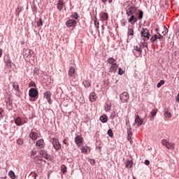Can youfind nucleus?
<instances>
[{
    "instance_id": "obj_1",
    "label": "nucleus",
    "mask_w": 179,
    "mask_h": 179,
    "mask_svg": "<svg viewBox=\"0 0 179 179\" xmlns=\"http://www.w3.org/2000/svg\"><path fill=\"white\" fill-rule=\"evenodd\" d=\"M157 31L159 34L157 38L161 41V44H164V38H163V36L167 34V28H166V26H164L161 29L159 28Z\"/></svg>"
},
{
    "instance_id": "obj_2",
    "label": "nucleus",
    "mask_w": 179,
    "mask_h": 179,
    "mask_svg": "<svg viewBox=\"0 0 179 179\" xmlns=\"http://www.w3.org/2000/svg\"><path fill=\"white\" fill-rule=\"evenodd\" d=\"M162 143L163 146H166L170 150H174L175 145L173 143H170V142L167 141V140L163 139L162 141Z\"/></svg>"
},
{
    "instance_id": "obj_3",
    "label": "nucleus",
    "mask_w": 179,
    "mask_h": 179,
    "mask_svg": "<svg viewBox=\"0 0 179 179\" xmlns=\"http://www.w3.org/2000/svg\"><path fill=\"white\" fill-rule=\"evenodd\" d=\"M52 143L53 147L55 149V150H60L61 143H59V140H58L57 138H52Z\"/></svg>"
},
{
    "instance_id": "obj_4",
    "label": "nucleus",
    "mask_w": 179,
    "mask_h": 179,
    "mask_svg": "<svg viewBox=\"0 0 179 179\" xmlns=\"http://www.w3.org/2000/svg\"><path fill=\"white\" fill-rule=\"evenodd\" d=\"M29 97L32 99H36L38 96V91L36 88H31L29 92Z\"/></svg>"
},
{
    "instance_id": "obj_5",
    "label": "nucleus",
    "mask_w": 179,
    "mask_h": 179,
    "mask_svg": "<svg viewBox=\"0 0 179 179\" xmlns=\"http://www.w3.org/2000/svg\"><path fill=\"white\" fill-rule=\"evenodd\" d=\"M120 100L122 103H128V100H129V94L127 92H123L120 94Z\"/></svg>"
},
{
    "instance_id": "obj_6",
    "label": "nucleus",
    "mask_w": 179,
    "mask_h": 179,
    "mask_svg": "<svg viewBox=\"0 0 179 179\" xmlns=\"http://www.w3.org/2000/svg\"><path fill=\"white\" fill-rule=\"evenodd\" d=\"M76 70L75 69V66H71L69 69V71H68V76L69 78H75V76H76Z\"/></svg>"
},
{
    "instance_id": "obj_7",
    "label": "nucleus",
    "mask_w": 179,
    "mask_h": 179,
    "mask_svg": "<svg viewBox=\"0 0 179 179\" xmlns=\"http://www.w3.org/2000/svg\"><path fill=\"white\" fill-rule=\"evenodd\" d=\"M135 12H136V8L134 6H130L127 10V16H132Z\"/></svg>"
},
{
    "instance_id": "obj_8",
    "label": "nucleus",
    "mask_w": 179,
    "mask_h": 179,
    "mask_svg": "<svg viewBox=\"0 0 179 179\" xmlns=\"http://www.w3.org/2000/svg\"><path fill=\"white\" fill-rule=\"evenodd\" d=\"M66 26L68 27H76V20H69L66 22Z\"/></svg>"
},
{
    "instance_id": "obj_9",
    "label": "nucleus",
    "mask_w": 179,
    "mask_h": 179,
    "mask_svg": "<svg viewBox=\"0 0 179 179\" xmlns=\"http://www.w3.org/2000/svg\"><path fill=\"white\" fill-rule=\"evenodd\" d=\"M127 140L130 143H134V141H132V131L131 127H127Z\"/></svg>"
},
{
    "instance_id": "obj_10",
    "label": "nucleus",
    "mask_w": 179,
    "mask_h": 179,
    "mask_svg": "<svg viewBox=\"0 0 179 179\" xmlns=\"http://www.w3.org/2000/svg\"><path fill=\"white\" fill-rule=\"evenodd\" d=\"M99 17L102 22L108 20V13H104V12L100 13Z\"/></svg>"
},
{
    "instance_id": "obj_11",
    "label": "nucleus",
    "mask_w": 179,
    "mask_h": 179,
    "mask_svg": "<svg viewBox=\"0 0 179 179\" xmlns=\"http://www.w3.org/2000/svg\"><path fill=\"white\" fill-rule=\"evenodd\" d=\"M36 146L38 148V149H43L44 146H45V144L44 143V140L39 139L36 143Z\"/></svg>"
},
{
    "instance_id": "obj_12",
    "label": "nucleus",
    "mask_w": 179,
    "mask_h": 179,
    "mask_svg": "<svg viewBox=\"0 0 179 179\" xmlns=\"http://www.w3.org/2000/svg\"><path fill=\"white\" fill-rule=\"evenodd\" d=\"M31 54H33V52L31 50L24 49L23 55L24 58H30V57H31Z\"/></svg>"
},
{
    "instance_id": "obj_13",
    "label": "nucleus",
    "mask_w": 179,
    "mask_h": 179,
    "mask_svg": "<svg viewBox=\"0 0 179 179\" xmlns=\"http://www.w3.org/2000/svg\"><path fill=\"white\" fill-rule=\"evenodd\" d=\"M39 154L46 160H51V156L48 155V154L44 150H41Z\"/></svg>"
},
{
    "instance_id": "obj_14",
    "label": "nucleus",
    "mask_w": 179,
    "mask_h": 179,
    "mask_svg": "<svg viewBox=\"0 0 179 179\" xmlns=\"http://www.w3.org/2000/svg\"><path fill=\"white\" fill-rule=\"evenodd\" d=\"M29 138L32 141H37V138H38V133L34 132L33 130H31V131L29 133Z\"/></svg>"
},
{
    "instance_id": "obj_15",
    "label": "nucleus",
    "mask_w": 179,
    "mask_h": 179,
    "mask_svg": "<svg viewBox=\"0 0 179 179\" xmlns=\"http://www.w3.org/2000/svg\"><path fill=\"white\" fill-rule=\"evenodd\" d=\"M13 87L16 91V95L20 96V88L19 87V85L15 82L13 83Z\"/></svg>"
},
{
    "instance_id": "obj_16",
    "label": "nucleus",
    "mask_w": 179,
    "mask_h": 179,
    "mask_svg": "<svg viewBox=\"0 0 179 179\" xmlns=\"http://www.w3.org/2000/svg\"><path fill=\"white\" fill-rule=\"evenodd\" d=\"M135 122H136L137 127H141V125H142V124H143V120L141 119V117H139L138 115H136Z\"/></svg>"
},
{
    "instance_id": "obj_17",
    "label": "nucleus",
    "mask_w": 179,
    "mask_h": 179,
    "mask_svg": "<svg viewBox=\"0 0 179 179\" xmlns=\"http://www.w3.org/2000/svg\"><path fill=\"white\" fill-rule=\"evenodd\" d=\"M89 99L92 103H94V101L97 100V95L96 94V93L92 92L90 94Z\"/></svg>"
},
{
    "instance_id": "obj_18",
    "label": "nucleus",
    "mask_w": 179,
    "mask_h": 179,
    "mask_svg": "<svg viewBox=\"0 0 179 179\" xmlns=\"http://www.w3.org/2000/svg\"><path fill=\"white\" fill-rule=\"evenodd\" d=\"M141 35L143 36V37H144L145 38H148V40H149V30H148L147 29H143L141 31Z\"/></svg>"
},
{
    "instance_id": "obj_19",
    "label": "nucleus",
    "mask_w": 179,
    "mask_h": 179,
    "mask_svg": "<svg viewBox=\"0 0 179 179\" xmlns=\"http://www.w3.org/2000/svg\"><path fill=\"white\" fill-rule=\"evenodd\" d=\"M52 94H51V92H47L45 93V96L46 100H48V103L49 104H52V101H51V96Z\"/></svg>"
},
{
    "instance_id": "obj_20",
    "label": "nucleus",
    "mask_w": 179,
    "mask_h": 179,
    "mask_svg": "<svg viewBox=\"0 0 179 179\" xmlns=\"http://www.w3.org/2000/svg\"><path fill=\"white\" fill-rule=\"evenodd\" d=\"M57 8L59 12L62 11V9H64V1L59 0L57 3Z\"/></svg>"
},
{
    "instance_id": "obj_21",
    "label": "nucleus",
    "mask_w": 179,
    "mask_h": 179,
    "mask_svg": "<svg viewBox=\"0 0 179 179\" xmlns=\"http://www.w3.org/2000/svg\"><path fill=\"white\" fill-rule=\"evenodd\" d=\"M130 18L129 19V23H131V24H135V23H136L138 22V18H136L135 17V15H134V14H132L131 15H130Z\"/></svg>"
},
{
    "instance_id": "obj_22",
    "label": "nucleus",
    "mask_w": 179,
    "mask_h": 179,
    "mask_svg": "<svg viewBox=\"0 0 179 179\" xmlns=\"http://www.w3.org/2000/svg\"><path fill=\"white\" fill-rule=\"evenodd\" d=\"M118 69V64H113V66H110L109 69V72L110 73H115L117 72V69Z\"/></svg>"
},
{
    "instance_id": "obj_23",
    "label": "nucleus",
    "mask_w": 179,
    "mask_h": 179,
    "mask_svg": "<svg viewBox=\"0 0 179 179\" xmlns=\"http://www.w3.org/2000/svg\"><path fill=\"white\" fill-rule=\"evenodd\" d=\"M75 142L77 145H82V143L83 142V138L80 136H77L75 138Z\"/></svg>"
},
{
    "instance_id": "obj_24",
    "label": "nucleus",
    "mask_w": 179,
    "mask_h": 179,
    "mask_svg": "<svg viewBox=\"0 0 179 179\" xmlns=\"http://www.w3.org/2000/svg\"><path fill=\"white\" fill-rule=\"evenodd\" d=\"M15 123L16 124V125H18V127H20V125H23L24 124L20 117H17L15 119Z\"/></svg>"
},
{
    "instance_id": "obj_25",
    "label": "nucleus",
    "mask_w": 179,
    "mask_h": 179,
    "mask_svg": "<svg viewBox=\"0 0 179 179\" xmlns=\"http://www.w3.org/2000/svg\"><path fill=\"white\" fill-rule=\"evenodd\" d=\"M107 62L108 64H110V66L117 64L116 61L113 57L108 59Z\"/></svg>"
},
{
    "instance_id": "obj_26",
    "label": "nucleus",
    "mask_w": 179,
    "mask_h": 179,
    "mask_svg": "<svg viewBox=\"0 0 179 179\" xmlns=\"http://www.w3.org/2000/svg\"><path fill=\"white\" fill-rule=\"evenodd\" d=\"M100 121L103 122V124L107 122L108 121V119L107 118V116L106 115H103L99 118Z\"/></svg>"
},
{
    "instance_id": "obj_27",
    "label": "nucleus",
    "mask_w": 179,
    "mask_h": 179,
    "mask_svg": "<svg viewBox=\"0 0 179 179\" xmlns=\"http://www.w3.org/2000/svg\"><path fill=\"white\" fill-rule=\"evenodd\" d=\"M156 114H157V110L153 109L150 114V117L151 120L152 118H155V117L156 116Z\"/></svg>"
},
{
    "instance_id": "obj_28",
    "label": "nucleus",
    "mask_w": 179,
    "mask_h": 179,
    "mask_svg": "<svg viewBox=\"0 0 179 179\" xmlns=\"http://www.w3.org/2000/svg\"><path fill=\"white\" fill-rule=\"evenodd\" d=\"M138 15L137 17V20H141L143 18V11L141 10H138Z\"/></svg>"
},
{
    "instance_id": "obj_29",
    "label": "nucleus",
    "mask_w": 179,
    "mask_h": 179,
    "mask_svg": "<svg viewBox=\"0 0 179 179\" xmlns=\"http://www.w3.org/2000/svg\"><path fill=\"white\" fill-rule=\"evenodd\" d=\"M8 176L10 178H12V179L16 178V176L15 175V172H13V171H10L8 172Z\"/></svg>"
},
{
    "instance_id": "obj_30",
    "label": "nucleus",
    "mask_w": 179,
    "mask_h": 179,
    "mask_svg": "<svg viewBox=\"0 0 179 179\" xmlns=\"http://www.w3.org/2000/svg\"><path fill=\"white\" fill-rule=\"evenodd\" d=\"M37 176L38 175H37V173H36V172H33L29 175V179H36Z\"/></svg>"
},
{
    "instance_id": "obj_31",
    "label": "nucleus",
    "mask_w": 179,
    "mask_h": 179,
    "mask_svg": "<svg viewBox=\"0 0 179 179\" xmlns=\"http://www.w3.org/2000/svg\"><path fill=\"white\" fill-rule=\"evenodd\" d=\"M71 17L72 19H76V20H78L79 19V14L78 13L75 12L73 15H71Z\"/></svg>"
},
{
    "instance_id": "obj_32",
    "label": "nucleus",
    "mask_w": 179,
    "mask_h": 179,
    "mask_svg": "<svg viewBox=\"0 0 179 179\" xmlns=\"http://www.w3.org/2000/svg\"><path fill=\"white\" fill-rule=\"evenodd\" d=\"M105 110L106 111H110L111 110V103H107L105 106Z\"/></svg>"
},
{
    "instance_id": "obj_33",
    "label": "nucleus",
    "mask_w": 179,
    "mask_h": 179,
    "mask_svg": "<svg viewBox=\"0 0 179 179\" xmlns=\"http://www.w3.org/2000/svg\"><path fill=\"white\" fill-rule=\"evenodd\" d=\"M126 167L127 169H131L132 167V161H127Z\"/></svg>"
},
{
    "instance_id": "obj_34",
    "label": "nucleus",
    "mask_w": 179,
    "mask_h": 179,
    "mask_svg": "<svg viewBox=\"0 0 179 179\" xmlns=\"http://www.w3.org/2000/svg\"><path fill=\"white\" fill-rule=\"evenodd\" d=\"M61 171L63 173V174H65V173H66V171H67L66 166L62 165L61 166Z\"/></svg>"
},
{
    "instance_id": "obj_35",
    "label": "nucleus",
    "mask_w": 179,
    "mask_h": 179,
    "mask_svg": "<svg viewBox=\"0 0 179 179\" xmlns=\"http://www.w3.org/2000/svg\"><path fill=\"white\" fill-rule=\"evenodd\" d=\"M164 117L166 118H171V113H170L169 110H166L165 113H164Z\"/></svg>"
},
{
    "instance_id": "obj_36",
    "label": "nucleus",
    "mask_w": 179,
    "mask_h": 179,
    "mask_svg": "<svg viewBox=\"0 0 179 179\" xmlns=\"http://www.w3.org/2000/svg\"><path fill=\"white\" fill-rule=\"evenodd\" d=\"M5 117V110L2 108H0V118Z\"/></svg>"
},
{
    "instance_id": "obj_37",
    "label": "nucleus",
    "mask_w": 179,
    "mask_h": 179,
    "mask_svg": "<svg viewBox=\"0 0 179 179\" xmlns=\"http://www.w3.org/2000/svg\"><path fill=\"white\" fill-rule=\"evenodd\" d=\"M134 50L137 51V52H139V54H141V52H142V50H141V45H139V46H138V45L134 46Z\"/></svg>"
},
{
    "instance_id": "obj_38",
    "label": "nucleus",
    "mask_w": 179,
    "mask_h": 179,
    "mask_svg": "<svg viewBox=\"0 0 179 179\" xmlns=\"http://www.w3.org/2000/svg\"><path fill=\"white\" fill-rule=\"evenodd\" d=\"M108 135L110 137L113 138L114 136V133H113V130L111 129L108 130Z\"/></svg>"
},
{
    "instance_id": "obj_39",
    "label": "nucleus",
    "mask_w": 179,
    "mask_h": 179,
    "mask_svg": "<svg viewBox=\"0 0 179 179\" xmlns=\"http://www.w3.org/2000/svg\"><path fill=\"white\" fill-rule=\"evenodd\" d=\"M164 83H166V81H164V80L159 81V83H157V87H162V86H163Z\"/></svg>"
},
{
    "instance_id": "obj_40",
    "label": "nucleus",
    "mask_w": 179,
    "mask_h": 179,
    "mask_svg": "<svg viewBox=\"0 0 179 179\" xmlns=\"http://www.w3.org/2000/svg\"><path fill=\"white\" fill-rule=\"evenodd\" d=\"M17 145H23L24 143V141H23V138H18L17 140Z\"/></svg>"
},
{
    "instance_id": "obj_41",
    "label": "nucleus",
    "mask_w": 179,
    "mask_h": 179,
    "mask_svg": "<svg viewBox=\"0 0 179 179\" xmlns=\"http://www.w3.org/2000/svg\"><path fill=\"white\" fill-rule=\"evenodd\" d=\"M127 34H128V36H134V29H129Z\"/></svg>"
},
{
    "instance_id": "obj_42",
    "label": "nucleus",
    "mask_w": 179,
    "mask_h": 179,
    "mask_svg": "<svg viewBox=\"0 0 179 179\" xmlns=\"http://www.w3.org/2000/svg\"><path fill=\"white\" fill-rule=\"evenodd\" d=\"M81 152H82V153H84V154L87 153V148H86V147H83V148H81Z\"/></svg>"
},
{
    "instance_id": "obj_43",
    "label": "nucleus",
    "mask_w": 179,
    "mask_h": 179,
    "mask_svg": "<svg viewBox=\"0 0 179 179\" xmlns=\"http://www.w3.org/2000/svg\"><path fill=\"white\" fill-rule=\"evenodd\" d=\"M97 17H95V20H94V26L96 27V29H99V22H97Z\"/></svg>"
},
{
    "instance_id": "obj_44",
    "label": "nucleus",
    "mask_w": 179,
    "mask_h": 179,
    "mask_svg": "<svg viewBox=\"0 0 179 179\" xmlns=\"http://www.w3.org/2000/svg\"><path fill=\"white\" fill-rule=\"evenodd\" d=\"M118 75L122 76L124 75V71L121 68L118 69Z\"/></svg>"
},
{
    "instance_id": "obj_45",
    "label": "nucleus",
    "mask_w": 179,
    "mask_h": 179,
    "mask_svg": "<svg viewBox=\"0 0 179 179\" xmlns=\"http://www.w3.org/2000/svg\"><path fill=\"white\" fill-rule=\"evenodd\" d=\"M85 87H90V83L85 81L83 83Z\"/></svg>"
},
{
    "instance_id": "obj_46",
    "label": "nucleus",
    "mask_w": 179,
    "mask_h": 179,
    "mask_svg": "<svg viewBox=\"0 0 179 179\" xmlns=\"http://www.w3.org/2000/svg\"><path fill=\"white\" fill-rule=\"evenodd\" d=\"M156 40H157V35H155L154 37L152 36L151 38V41H156Z\"/></svg>"
},
{
    "instance_id": "obj_47",
    "label": "nucleus",
    "mask_w": 179,
    "mask_h": 179,
    "mask_svg": "<svg viewBox=\"0 0 179 179\" xmlns=\"http://www.w3.org/2000/svg\"><path fill=\"white\" fill-rule=\"evenodd\" d=\"M89 162L90 163V164H96V160H94V159H89Z\"/></svg>"
},
{
    "instance_id": "obj_48",
    "label": "nucleus",
    "mask_w": 179,
    "mask_h": 179,
    "mask_svg": "<svg viewBox=\"0 0 179 179\" xmlns=\"http://www.w3.org/2000/svg\"><path fill=\"white\" fill-rule=\"evenodd\" d=\"M6 65H7V66H12V62L10 60H8L6 62Z\"/></svg>"
},
{
    "instance_id": "obj_49",
    "label": "nucleus",
    "mask_w": 179,
    "mask_h": 179,
    "mask_svg": "<svg viewBox=\"0 0 179 179\" xmlns=\"http://www.w3.org/2000/svg\"><path fill=\"white\" fill-rule=\"evenodd\" d=\"M36 155H37V151L36 150H32L31 152V156H36Z\"/></svg>"
},
{
    "instance_id": "obj_50",
    "label": "nucleus",
    "mask_w": 179,
    "mask_h": 179,
    "mask_svg": "<svg viewBox=\"0 0 179 179\" xmlns=\"http://www.w3.org/2000/svg\"><path fill=\"white\" fill-rule=\"evenodd\" d=\"M2 173L3 174L4 176L1 177L2 179H6V176H5V171H0V173Z\"/></svg>"
},
{
    "instance_id": "obj_51",
    "label": "nucleus",
    "mask_w": 179,
    "mask_h": 179,
    "mask_svg": "<svg viewBox=\"0 0 179 179\" xmlns=\"http://www.w3.org/2000/svg\"><path fill=\"white\" fill-rule=\"evenodd\" d=\"M38 26H43V20H40V21L37 23Z\"/></svg>"
},
{
    "instance_id": "obj_52",
    "label": "nucleus",
    "mask_w": 179,
    "mask_h": 179,
    "mask_svg": "<svg viewBox=\"0 0 179 179\" xmlns=\"http://www.w3.org/2000/svg\"><path fill=\"white\" fill-rule=\"evenodd\" d=\"M150 164V162L149 160L146 159V160L145 161V164L146 166H149Z\"/></svg>"
},
{
    "instance_id": "obj_53",
    "label": "nucleus",
    "mask_w": 179,
    "mask_h": 179,
    "mask_svg": "<svg viewBox=\"0 0 179 179\" xmlns=\"http://www.w3.org/2000/svg\"><path fill=\"white\" fill-rule=\"evenodd\" d=\"M2 57V49H0V58Z\"/></svg>"
},
{
    "instance_id": "obj_54",
    "label": "nucleus",
    "mask_w": 179,
    "mask_h": 179,
    "mask_svg": "<svg viewBox=\"0 0 179 179\" xmlns=\"http://www.w3.org/2000/svg\"><path fill=\"white\" fill-rule=\"evenodd\" d=\"M103 3H106L107 2V0H101Z\"/></svg>"
},
{
    "instance_id": "obj_55",
    "label": "nucleus",
    "mask_w": 179,
    "mask_h": 179,
    "mask_svg": "<svg viewBox=\"0 0 179 179\" xmlns=\"http://www.w3.org/2000/svg\"><path fill=\"white\" fill-rule=\"evenodd\" d=\"M63 143H64V145H66V141L64 140Z\"/></svg>"
},
{
    "instance_id": "obj_56",
    "label": "nucleus",
    "mask_w": 179,
    "mask_h": 179,
    "mask_svg": "<svg viewBox=\"0 0 179 179\" xmlns=\"http://www.w3.org/2000/svg\"><path fill=\"white\" fill-rule=\"evenodd\" d=\"M113 2V0H108V3H111Z\"/></svg>"
},
{
    "instance_id": "obj_57",
    "label": "nucleus",
    "mask_w": 179,
    "mask_h": 179,
    "mask_svg": "<svg viewBox=\"0 0 179 179\" xmlns=\"http://www.w3.org/2000/svg\"><path fill=\"white\" fill-rule=\"evenodd\" d=\"M170 44H171V45H173L174 44V43H171Z\"/></svg>"
},
{
    "instance_id": "obj_58",
    "label": "nucleus",
    "mask_w": 179,
    "mask_h": 179,
    "mask_svg": "<svg viewBox=\"0 0 179 179\" xmlns=\"http://www.w3.org/2000/svg\"><path fill=\"white\" fill-rule=\"evenodd\" d=\"M123 26H125V23H123Z\"/></svg>"
},
{
    "instance_id": "obj_59",
    "label": "nucleus",
    "mask_w": 179,
    "mask_h": 179,
    "mask_svg": "<svg viewBox=\"0 0 179 179\" xmlns=\"http://www.w3.org/2000/svg\"><path fill=\"white\" fill-rule=\"evenodd\" d=\"M99 179H103V178H99Z\"/></svg>"
}]
</instances>
